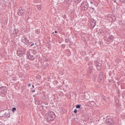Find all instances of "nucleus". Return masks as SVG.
Returning <instances> with one entry per match:
<instances>
[{
	"label": "nucleus",
	"mask_w": 125,
	"mask_h": 125,
	"mask_svg": "<svg viewBox=\"0 0 125 125\" xmlns=\"http://www.w3.org/2000/svg\"><path fill=\"white\" fill-rule=\"evenodd\" d=\"M45 118L48 122H52L55 118V113L52 111H49L45 114Z\"/></svg>",
	"instance_id": "nucleus-1"
},
{
	"label": "nucleus",
	"mask_w": 125,
	"mask_h": 125,
	"mask_svg": "<svg viewBox=\"0 0 125 125\" xmlns=\"http://www.w3.org/2000/svg\"><path fill=\"white\" fill-rule=\"evenodd\" d=\"M82 9L85 11L88 9V3L86 1H84L82 3Z\"/></svg>",
	"instance_id": "nucleus-2"
},
{
	"label": "nucleus",
	"mask_w": 125,
	"mask_h": 125,
	"mask_svg": "<svg viewBox=\"0 0 125 125\" xmlns=\"http://www.w3.org/2000/svg\"><path fill=\"white\" fill-rule=\"evenodd\" d=\"M17 13L19 16H22V15H24V14H25V10L22 8H20L18 9Z\"/></svg>",
	"instance_id": "nucleus-3"
},
{
	"label": "nucleus",
	"mask_w": 125,
	"mask_h": 125,
	"mask_svg": "<svg viewBox=\"0 0 125 125\" xmlns=\"http://www.w3.org/2000/svg\"><path fill=\"white\" fill-rule=\"evenodd\" d=\"M21 42L26 45L30 44L29 40L25 37V36L21 38Z\"/></svg>",
	"instance_id": "nucleus-4"
},
{
	"label": "nucleus",
	"mask_w": 125,
	"mask_h": 125,
	"mask_svg": "<svg viewBox=\"0 0 125 125\" xmlns=\"http://www.w3.org/2000/svg\"><path fill=\"white\" fill-rule=\"evenodd\" d=\"M105 123L107 125H114V121L112 118H108L105 120Z\"/></svg>",
	"instance_id": "nucleus-5"
},
{
	"label": "nucleus",
	"mask_w": 125,
	"mask_h": 125,
	"mask_svg": "<svg viewBox=\"0 0 125 125\" xmlns=\"http://www.w3.org/2000/svg\"><path fill=\"white\" fill-rule=\"evenodd\" d=\"M95 64L96 67H97V70L100 71V70H101V67L102 66L101 63H100L99 62H95Z\"/></svg>",
	"instance_id": "nucleus-6"
},
{
	"label": "nucleus",
	"mask_w": 125,
	"mask_h": 125,
	"mask_svg": "<svg viewBox=\"0 0 125 125\" xmlns=\"http://www.w3.org/2000/svg\"><path fill=\"white\" fill-rule=\"evenodd\" d=\"M7 91V89L6 88V87L4 86H2L1 87H0V92H1V93H6Z\"/></svg>",
	"instance_id": "nucleus-7"
},
{
	"label": "nucleus",
	"mask_w": 125,
	"mask_h": 125,
	"mask_svg": "<svg viewBox=\"0 0 125 125\" xmlns=\"http://www.w3.org/2000/svg\"><path fill=\"white\" fill-rule=\"evenodd\" d=\"M26 56L28 59H30V60H34L35 59V57H34L33 55H31L30 52L27 53Z\"/></svg>",
	"instance_id": "nucleus-8"
},
{
	"label": "nucleus",
	"mask_w": 125,
	"mask_h": 125,
	"mask_svg": "<svg viewBox=\"0 0 125 125\" xmlns=\"http://www.w3.org/2000/svg\"><path fill=\"white\" fill-rule=\"evenodd\" d=\"M25 54V51L24 50H19L17 51V55H18V56H23V55Z\"/></svg>",
	"instance_id": "nucleus-9"
},
{
	"label": "nucleus",
	"mask_w": 125,
	"mask_h": 125,
	"mask_svg": "<svg viewBox=\"0 0 125 125\" xmlns=\"http://www.w3.org/2000/svg\"><path fill=\"white\" fill-rule=\"evenodd\" d=\"M104 77H103V74H100L99 76V82H102V81H103L104 80Z\"/></svg>",
	"instance_id": "nucleus-10"
},
{
	"label": "nucleus",
	"mask_w": 125,
	"mask_h": 125,
	"mask_svg": "<svg viewBox=\"0 0 125 125\" xmlns=\"http://www.w3.org/2000/svg\"><path fill=\"white\" fill-rule=\"evenodd\" d=\"M113 40H114V37L113 36V35H109L108 36L109 42H113Z\"/></svg>",
	"instance_id": "nucleus-11"
},
{
	"label": "nucleus",
	"mask_w": 125,
	"mask_h": 125,
	"mask_svg": "<svg viewBox=\"0 0 125 125\" xmlns=\"http://www.w3.org/2000/svg\"><path fill=\"white\" fill-rule=\"evenodd\" d=\"M92 70H93V67L90 66L88 70H87V73H89V74L92 73Z\"/></svg>",
	"instance_id": "nucleus-12"
},
{
	"label": "nucleus",
	"mask_w": 125,
	"mask_h": 125,
	"mask_svg": "<svg viewBox=\"0 0 125 125\" xmlns=\"http://www.w3.org/2000/svg\"><path fill=\"white\" fill-rule=\"evenodd\" d=\"M96 26V22H91V26L92 28H94Z\"/></svg>",
	"instance_id": "nucleus-13"
},
{
	"label": "nucleus",
	"mask_w": 125,
	"mask_h": 125,
	"mask_svg": "<svg viewBox=\"0 0 125 125\" xmlns=\"http://www.w3.org/2000/svg\"><path fill=\"white\" fill-rule=\"evenodd\" d=\"M81 106L82 105L81 104H77V105H76V108L77 109H80V108L81 110H83V108H81Z\"/></svg>",
	"instance_id": "nucleus-14"
},
{
	"label": "nucleus",
	"mask_w": 125,
	"mask_h": 125,
	"mask_svg": "<svg viewBox=\"0 0 125 125\" xmlns=\"http://www.w3.org/2000/svg\"><path fill=\"white\" fill-rule=\"evenodd\" d=\"M18 29H15L13 31V34H14L15 35H17V34H18Z\"/></svg>",
	"instance_id": "nucleus-15"
},
{
	"label": "nucleus",
	"mask_w": 125,
	"mask_h": 125,
	"mask_svg": "<svg viewBox=\"0 0 125 125\" xmlns=\"http://www.w3.org/2000/svg\"><path fill=\"white\" fill-rule=\"evenodd\" d=\"M36 7L37 9H38L39 10H41L42 9V6L41 5H38L36 6Z\"/></svg>",
	"instance_id": "nucleus-16"
},
{
	"label": "nucleus",
	"mask_w": 125,
	"mask_h": 125,
	"mask_svg": "<svg viewBox=\"0 0 125 125\" xmlns=\"http://www.w3.org/2000/svg\"><path fill=\"white\" fill-rule=\"evenodd\" d=\"M33 22V20L31 19H27V22L28 23H32Z\"/></svg>",
	"instance_id": "nucleus-17"
},
{
	"label": "nucleus",
	"mask_w": 125,
	"mask_h": 125,
	"mask_svg": "<svg viewBox=\"0 0 125 125\" xmlns=\"http://www.w3.org/2000/svg\"><path fill=\"white\" fill-rule=\"evenodd\" d=\"M90 104L91 105H93V106H95V105H96V104H95V102H94V101L90 102Z\"/></svg>",
	"instance_id": "nucleus-18"
},
{
	"label": "nucleus",
	"mask_w": 125,
	"mask_h": 125,
	"mask_svg": "<svg viewBox=\"0 0 125 125\" xmlns=\"http://www.w3.org/2000/svg\"><path fill=\"white\" fill-rule=\"evenodd\" d=\"M76 3H79V2H81L82 0H74Z\"/></svg>",
	"instance_id": "nucleus-19"
},
{
	"label": "nucleus",
	"mask_w": 125,
	"mask_h": 125,
	"mask_svg": "<svg viewBox=\"0 0 125 125\" xmlns=\"http://www.w3.org/2000/svg\"><path fill=\"white\" fill-rule=\"evenodd\" d=\"M35 33H36V34H37L38 35H39V34H40V30H39V29L36 30Z\"/></svg>",
	"instance_id": "nucleus-20"
},
{
	"label": "nucleus",
	"mask_w": 125,
	"mask_h": 125,
	"mask_svg": "<svg viewBox=\"0 0 125 125\" xmlns=\"http://www.w3.org/2000/svg\"><path fill=\"white\" fill-rule=\"evenodd\" d=\"M122 97L125 98V91H124L122 94Z\"/></svg>",
	"instance_id": "nucleus-21"
},
{
	"label": "nucleus",
	"mask_w": 125,
	"mask_h": 125,
	"mask_svg": "<svg viewBox=\"0 0 125 125\" xmlns=\"http://www.w3.org/2000/svg\"><path fill=\"white\" fill-rule=\"evenodd\" d=\"M65 1L67 3H71L72 2V0H65Z\"/></svg>",
	"instance_id": "nucleus-22"
},
{
	"label": "nucleus",
	"mask_w": 125,
	"mask_h": 125,
	"mask_svg": "<svg viewBox=\"0 0 125 125\" xmlns=\"http://www.w3.org/2000/svg\"><path fill=\"white\" fill-rule=\"evenodd\" d=\"M12 111L13 112H16V107H13L12 109Z\"/></svg>",
	"instance_id": "nucleus-23"
},
{
	"label": "nucleus",
	"mask_w": 125,
	"mask_h": 125,
	"mask_svg": "<svg viewBox=\"0 0 125 125\" xmlns=\"http://www.w3.org/2000/svg\"><path fill=\"white\" fill-rule=\"evenodd\" d=\"M94 22H96V21H95L94 19H91V23H94Z\"/></svg>",
	"instance_id": "nucleus-24"
},
{
	"label": "nucleus",
	"mask_w": 125,
	"mask_h": 125,
	"mask_svg": "<svg viewBox=\"0 0 125 125\" xmlns=\"http://www.w3.org/2000/svg\"><path fill=\"white\" fill-rule=\"evenodd\" d=\"M120 2H122L123 3H125V0H119Z\"/></svg>",
	"instance_id": "nucleus-25"
},
{
	"label": "nucleus",
	"mask_w": 125,
	"mask_h": 125,
	"mask_svg": "<svg viewBox=\"0 0 125 125\" xmlns=\"http://www.w3.org/2000/svg\"><path fill=\"white\" fill-rule=\"evenodd\" d=\"M109 17H111V19H115V17H114V16H113V15H110V16H109Z\"/></svg>",
	"instance_id": "nucleus-26"
},
{
	"label": "nucleus",
	"mask_w": 125,
	"mask_h": 125,
	"mask_svg": "<svg viewBox=\"0 0 125 125\" xmlns=\"http://www.w3.org/2000/svg\"><path fill=\"white\" fill-rule=\"evenodd\" d=\"M31 43H32V44H31ZM29 45H30V46L32 47V46H33V45H35V44H34V43H33V42H31V43L30 42Z\"/></svg>",
	"instance_id": "nucleus-27"
},
{
	"label": "nucleus",
	"mask_w": 125,
	"mask_h": 125,
	"mask_svg": "<svg viewBox=\"0 0 125 125\" xmlns=\"http://www.w3.org/2000/svg\"><path fill=\"white\" fill-rule=\"evenodd\" d=\"M82 98H83V99H84V98H85V95L83 94V95L82 96Z\"/></svg>",
	"instance_id": "nucleus-28"
},
{
	"label": "nucleus",
	"mask_w": 125,
	"mask_h": 125,
	"mask_svg": "<svg viewBox=\"0 0 125 125\" xmlns=\"http://www.w3.org/2000/svg\"><path fill=\"white\" fill-rule=\"evenodd\" d=\"M17 79L15 77H13V79H12V80L14 81V82H15L16 81H17Z\"/></svg>",
	"instance_id": "nucleus-29"
},
{
	"label": "nucleus",
	"mask_w": 125,
	"mask_h": 125,
	"mask_svg": "<svg viewBox=\"0 0 125 125\" xmlns=\"http://www.w3.org/2000/svg\"><path fill=\"white\" fill-rule=\"evenodd\" d=\"M78 112V110H77V109H75L74 110V113H75V114H77V112Z\"/></svg>",
	"instance_id": "nucleus-30"
},
{
	"label": "nucleus",
	"mask_w": 125,
	"mask_h": 125,
	"mask_svg": "<svg viewBox=\"0 0 125 125\" xmlns=\"http://www.w3.org/2000/svg\"><path fill=\"white\" fill-rule=\"evenodd\" d=\"M102 98H103V99L105 101V96H102Z\"/></svg>",
	"instance_id": "nucleus-31"
},
{
	"label": "nucleus",
	"mask_w": 125,
	"mask_h": 125,
	"mask_svg": "<svg viewBox=\"0 0 125 125\" xmlns=\"http://www.w3.org/2000/svg\"><path fill=\"white\" fill-rule=\"evenodd\" d=\"M62 48H64L65 47V45H62L61 46Z\"/></svg>",
	"instance_id": "nucleus-32"
},
{
	"label": "nucleus",
	"mask_w": 125,
	"mask_h": 125,
	"mask_svg": "<svg viewBox=\"0 0 125 125\" xmlns=\"http://www.w3.org/2000/svg\"><path fill=\"white\" fill-rule=\"evenodd\" d=\"M90 3H91V4H93V1H91L90 2Z\"/></svg>",
	"instance_id": "nucleus-33"
},
{
	"label": "nucleus",
	"mask_w": 125,
	"mask_h": 125,
	"mask_svg": "<svg viewBox=\"0 0 125 125\" xmlns=\"http://www.w3.org/2000/svg\"><path fill=\"white\" fill-rule=\"evenodd\" d=\"M31 92H35V90H31Z\"/></svg>",
	"instance_id": "nucleus-34"
},
{
	"label": "nucleus",
	"mask_w": 125,
	"mask_h": 125,
	"mask_svg": "<svg viewBox=\"0 0 125 125\" xmlns=\"http://www.w3.org/2000/svg\"><path fill=\"white\" fill-rule=\"evenodd\" d=\"M37 104H41V103H40V102H37Z\"/></svg>",
	"instance_id": "nucleus-35"
},
{
	"label": "nucleus",
	"mask_w": 125,
	"mask_h": 125,
	"mask_svg": "<svg viewBox=\"0 0 125 125\" xmlns=\"http://www.w3.org/2000/svg\"><path fill=\"white\" fill-rule=\"evenodd\" d=\"M28 86L30 87V86H31V84H28Z\"/></svg>",
	"instance_id": "nucleus-36"
},
{
	"label": "nucleus",
	"mask_w": 125,
	"mask_h": 125,
	"mask_svg": "<svg viewBox=\"0 0 125 125\" xmlns=\"http://www.w3.org/2000/svg\"><path fill=\"white\" fill-rule=\"evenodd\" d=\"M55 34H57V31H55Z\"/></svg>",
	"instance_id": "nucleus-37"
},
{
	"label": "nucleus",
	"mask_w": 125,
	"mask_h": 125,
	"mask_svg": "<svg viewBox=\"0 0 125 125\" xmlns=\"http://www.w3.org/2000/svg\"><path fill=\"white\" fill-rule=\"evenodd\" d=\"M32 87H33V88H34L35 85H32Z\"/></svg>",
	"instance_id": "nucleus-38"
},
{
	"label": "nucleus",
	"mask_w": 125,
	"mask_h": 125,
	"mask_svg": "<svg viewBox=\"0 0 125 125\" xmlns=\"http://www.w3.org/2000/svg\"><path fill=\"white\" fill-rule=\"evenodd\" d=\"M45 105H48V104H47V103H46V104H45Z\"/></svg>",
	"instance_id": "nucleus-39"
},
{
	"label": "nucleus",
	"mask_w": 125,
	"mask_h": 125,
	"mask_svg": "<svg viewBox=\"0 0 125 125\" xmlns=\"http://www.w3.org/2000/svg\"><path fill=\"white\" fill-rule=\"evenodd\" d=\"M7 116H8V118H9V114H7Z\"/></svg>",
	"instance_id": "nucleus-40"
},
{
	"label": "nucleus",
	"mask_w": 125,
	"mask_h": 125,
	"mask_svg": "<svg viewBox=\"0 0 125 125\" xmlns=\"http://www.w3.org/2000/svg\"><path fill=\"white\" fill-rule=\"evenodd\" d=\"M5 115H6V113H4V115H5Z\"/></svg>",
	"instance_id": "nucleus-41"
},
{
	"label": "nucleus",
	"mask_w": 125,
	"mask_h": 125,
	"mask_svg": "<svg viewBox=\"0 0 125 125\" xmlns=\"http://www.w3.org/2000/svg\"><path fill=\"white\" fill-rule=\"evenodd\" d=\"M92 9H94V8H92Z\"/></svg>",
	"instance_id": "nucleus-42"
},
{
	"label": "nucleus",
	"mask_w": 125,
	"mask_h": 125,
	"mask_svg": "<svg viewBox=\"0 0 125 125\" xmlns=\"http://www.w3.org/2000/svg\"><path fill=\"white\" fill-rule=\"evenodd\" d=\"M112 21H115V20H113Z\"/></svg>",
	"instance_id": "nucleus-43"
},
{
	"label": "nucleus",
	"mask_w": 125,
	"mask_h": 125,
	"mask_svg": "<svg viewBox=\"0 0 125 125\" xmlns=\"http://www.w3.org/2000/svg\"><path fill=\"white\" fill-rule=\"evenodd\" d=\"M35 44L37 45V43H36Z\"/></svg>",
	"instance_id": "nucleus-44"
},
{
	"label": "nucleus",
	"mask_w": 125,
	"mask_h": 125,
	"mask_svg": "<svg viewBox=\"0 0 125 125\" xmlns=\"http://www.w3.org/2000/svg\"><path fill=\"white\" fill-rule=\"evenodd\" d=\"M89 60V59H88V60Z\"/></svg>",
	"instance_id": "nucleus-45"
},
{
	"label": "nucleus",
	"mask_w": 125,
	"mask_h": 125,
	"mask_svg": "<svg viewBox=\"0 0 125 125\" xmlns=\"http://www.w3.org/2000/svg\"><path fill=\"white\" fill-rule=\"evenodd\" d=\"M89 60V59H88V60Z\"/></svg>",
	"instance_id": "nucleus-46"
},
{
	"label": "nucleus",
	"mask_w": 125,
	"mask_h": 125,
	"mask_svg": "<svg viewBox=\"0 0 125 125\" xmlns=\"http://www.w3.org/2000/svg\"><path fill=\"white\" fill-rule=\"evenodd\" d=\"M0 117H1V115H0Z\"/></svg>",
	"instance_id": "nucleus-47"
},
{
	"label": "nucleus",
	"mask_w": 125,
	"mask_h": 125,
	"mask_svg": "<svg viewBox=\"0 0 125 125\" xmlns=\"http://www.w3.org/2000/svg\"><path fill=\"white\" fill-rule=\"evenodd\" d=\"M117 101L115 100V102H116Z\"/></svg>",
	"instance_id": "nucleus-48"
}]
</instances>
